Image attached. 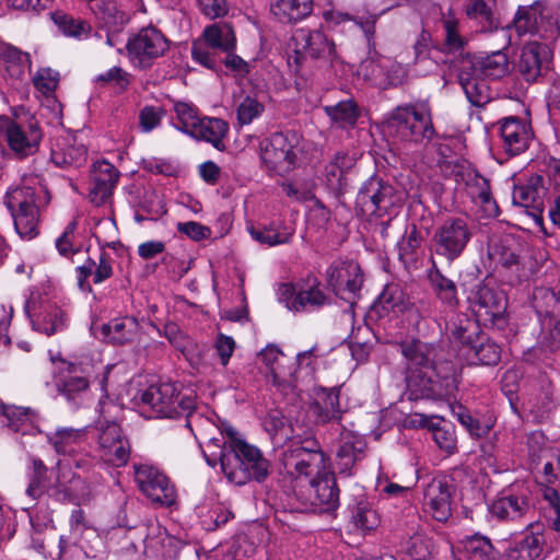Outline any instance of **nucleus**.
I'll return each instance as SVG.
<instances>
[{
    "mask_svg": "<svg viewBox=\"0 0 560 560\" xmlns=\"http://www.w3.org/2000/svg\"><path fill=\"white\" fill-rule=\"evenodd\" d=\"M207 450L210 452L207 463L214 467L219 460L222 472L233 485L243 486L252 479L261 482L269 475V462L261 452L242 440L231 427L211 438Z\"/></svg>",
    "mask_w": 560,
    "mask_h": 560,
    "instance_id": "obj_1",
    "label": "nucleus"
},
{
    "mask_svg": "<svg viewBox=\"0 0 560 560\" xmlns=\"http://www.w3.org/2000/svg\"><path fill=\"white\" fill-rule=\"evenodd\" d=\"M384 128L388 137L404 149L427 145L438 137L428 103H407L393 108Z\"/></svg>",
    "mask_w": 560,
    "mask_h": 560,
    "instance_id": "obj_2",
    "label": "nucleus"
},
{
    "mask_svg": "<svg viewBox=\"0 0 560 560\" xmlns=\"http://www.w3.org/2000/svg\"><path fill=\"white\" fill-rule=\"evenodd\" d=\"M28 478L26 494L33 500L48 494L57 501L73 502L86 495L84 480L62 460H58L56 467L49 470L42 459L32 458V471Z\"/></svg>",
    "mask_w": 560,
    "mask_h": 560,
    "instance_id": "obj_3",
    "label": "nucleus"
},
{
    "mask_svg": "<svg viewBox=\"0 0 560 560\" xmlns=\"http://www.w3.org/2000/svg\"><path fill=\"white\" fill-rule=\"evenodd\" d=\"M409 400L448 399L458 388L459 377L451 361L440 362L433 370L410 371L405 375Z\"/></svg>",
    "mask_w": 560,
    "mask_h": 560,
    "instance_id": "obj_4",
    "label": "nucleus"
},
{
    "mask_svg": "<svg viewBox=\"0 0 560 560\" xmlns=\"http://www.w3.org/2000/svg\"><path fill=\"white\" fill-rule=\"evenodd\" d=\"M281 463L287 475L313 479L330 468L329 457L313 438H294L282 453Z\"/></svg>",
    "mask_w": 560,
    "mask_h": 560,
    "instance_id": "obj_5",
    "label": "nucleus"
},
{
    "mask_svg": "<svg viewBox=\"0 0 560 560\" xmlns=\"http://www.w3.org/2000/svg\"><path fill=\"white\" fill-rule=\"evenodd\" d=\"M141 401L151 407L155 417H185L187 425L195 415L196 398L192 395H182L174 383L151 385L141 395Z\"/></svg>",
    "mask_w": 560,
    "mask_h": 560,
    "instance_id": "obj_6",
    "label": "nucleus"
},
{
    "mask_svg": "<svg viewBox=\"0 0 560 560\" xmlns=\"http://www.w3.org/2000/svg\"><path fill=\"white\" fill-rule=\"evenodd\" d=\"M514 26L518 35H538L547 40L560 36L559 9L546 0H538L529 7H522L514 18Z\"/></svg>",
    "mask_w": 560,
    "mask_h": 560,
    "instance_id": "obj_7",
    "label": "nucleus"
},
{
    "mask_svg": "<svg viewBox=\"0 0 560 560\" xmlns=\"http://www.w3.org/2000/svg\"><path fill=\"white\" fill-rule=\"evenodd\" d=\"M467 302L477 322L492 328L504 329L508 324V299L503 291L482 281L470 289Z\"/></svg>",
    "mask_w": 560,
    "mask_h": 560,
    "instance_id": "obj_8",
    "label": "nucleus"
},
{
    "mask_svg": "<svg viewBox=\"0 0 560 560\" xmlns=\"http://www.w3.org/2000/svg\"><path fill=\"white\" fill-rule=\"evenodd\" d=\"M533 307L539 317V345L548 351L560 348V292L539 287L533 292Z\"/></svg>",
    "mask_w": 560,
    "mask_h": 560,
    "instance_id": "obj_9",
    "label": "nucleus"
},
{
    "mask_svg": "<svg viewBox=\"0 0 560 560\" xmlns=\"http://www.w3.org/2000/svg\"><path fill=\"white\" fill-rule=\"evenodd\" d=\"M170 49L166 36L155 26L149 25L131 34L125 43L130 63L138 69H150Z\"/></svg>",
    "mask_w": 560,
    "mask_h": 560,
    "instance_id": "obj_10",
    "label": "nucleus"
},
{
    "mask_svg": "<svg viewBox=\"0 0 560 560\" xmlns=\"http://www.w3.org/2000/svg\"><path fill=\"white\" fill-rule=\"evenodd\" d=\"M466 218H448L434 231L432 249L435 255L453 262L459 258L470 242L474 231Z\"/></svg>",
    "mask_w": 560,
    "mask_h": 560,
    "instance_id": "obj_11",
    "label": "nucleus"
},
{
    "mask_svg": "<svg viewBox=\"0 0 560 560\" xmlns=\"http://www.w3.org/2000/svg\"><path fill=\"white\" fill-rule=\"evenodd\" d=\"M398 201L399 196L392 184L372 176L360 187L355 209L361 215L380 219L388 215Z\"/></svg>",
    "mask_w": 560,
    "mask_h": 560,
    "instance_id": "obj_12",
    "label": "nucleus"
},
{
    "mask_svg": "<svg viewBox=\"0 0 560 560\" xmlns=\"http://www.w3.org/2000/svg\"><path fill=\"white\" fill-rule=\"evenodd\" d=\"M292 42L294 43L293 55L289 56L288 62L291 67L295 65L296 71L306 57L319 60L324 67H332L338 59L335 44L319 31L298 30L292 36Z\"/></svg>",
    "mask_w": 560,
    "mask_h": 560,
    "instance_id": "obj_13",
    "label": "nucleus"
},
{
    "mask_svg": "<svg viewBox=\"0 0 560 560\" xmlns=\"http://www.w3.org/2000/svg\"><path fill=\"white\" fill-rule=\"evenodd\" d=\"M60 361L63 368L59 370L56 378L57 393L74 407H79L89 394L90 383L94 377V364L90 360Z\"/></svg>",
    "mask_w": 560,
    "mask_h": 560,
    "instance_id": "obj_14",
    "label": "nucleus"
},
{
    "mask_svg": "<svg viewBox=\"0 0 560 560\" xmlns=\"http://www.w3.org/2000/svg\"><path fill=\"white\" fill-rule=\"evenodd\" d=\"M296 138L293 133L273 132L260 142V158L268 170L284 176L298 162Z\"/></svg>",
    "mask_w": 560,
    "mask_h": 560,
    "instance_id": "obj_15",
    "label": "nucleus"
},
{
    "mask_svg": "<svg viewBox=\"0 0 560 560\" xmlns=\"http://www.w3.org/2000/svg\"><path fill=\"white\" fill-rule=\"evenodd\" d=\"M133 470L140 491L152 502L166 506L175 502V487L165 474L148 464L133 465Z\"/></svg>",
    "mask_w": 560,
    "mask_h": 560,
    "instance_id": "obj_16",
    "label": "nucleus"
},
{
    "mask_svg": "<svg viewBox=\"0 0 560 560\" xmlns=\"http://www.w3.org/2000/svg\"><path fill=\"white\" fill-rule=\"evenodd\" d=\"M489 512L492 517L502 522H520L534 516L535 504L530 491L522 487L494 500L489 506Z\"/></svg>",
    "mask_w": 560,
    "mask_h": 560,
    "instance_id": "obj_17",
    "label": "nucleus"
},
{
    "mask_svg": "<svg viewBox=\"0 0 560 560\" xmlns=\"http://www.w3.org/2000/svg\"><path fill=\"white\" fill-rule=\"evenodd\" d=\"M97 452L100 458L106 464L115 467L127 464L130 445L116 422H108L101 427L97 435Z\"/></svg>",
    "mask_w": 560,
    "mask_h": 560,
    "instance_id": "obj_18",
    "label": "nucleus"
},
{
    "mask_svg": "<svg viewBox=\"0 0 560 560\" xmlns=\"http://www.w3.org/2000/svg\"><path fill=\"white\" fill-rule=\"evenodd\" d=\"M458 185H464L471 200L481 206L488 215L497 217L499 207L492 197L489 180L469 166H459L454 172Z\"/></svg>",
    "mask_w": 560,
    "mask_h": 560,
    "instance_id": "obj_19",
    "label": "nucleus"
},
{
    "mask_svg": "<svg viewBox=\"0 0 560 560\" xmlns=\"http://www.w3.org/2000/svg\"><path fill=\"white\" fill-rule=\"evenodd\" d=\"M326 281L336 295L346 299L345 294L354 296L361 290L363 273L354 261L336 260L326 270Z\"/></svg>",
    "mask_w": 560,
    "mask_h": 560,
    "instance_id": "obj_20",
    "label": "nucleus"
},
{
    "mask_svg": "<svg viewBox=\"0 0 560 560\" xmlns=\"http://www.w3.org/2000/svg\"><path fill=\"white\" fill-rule=\"evenodd\" d=\"M453 486L444 477L433 478L423 489V509L438 522L452 514Z\"/></svg>",
    "mask_w": 560,
    "mask_h": 560,
    "instance_id": "obj_21",
    "label": "nucleus"
},
{
    "mask_svg": "<svg viewBox=\"0 0 560 560\" xmlns=\"http://www.w3.org/2000/svg\"><path fill=\"white\" fill-rule=\"evenodd\" d=\"M457 71L458 81L463 88L467 100L471 105L481 107L490 100V89L486 78L478 75L474 70V63L468 57H458L454 62Z\"/></svg>",
    "mask_w": 560,
    "mask_h": 560,
    "instance_id": "obj_22",
    "label": "nucleus"
},
{
    "mask_svg": "<svg viewBox=\"0 0 560 560\" xmlns=\"http://www.w3.org/2000/svg\"><path fill=\"white\" fill-rule=\"evenodd\" d=\"M551 51L547 45L528 43L521 49L517 70L526 82H535L549 69Z\"/></svg>",
    "mask_w": 560,
    "mask_h": 560,
    "instance_id": "obj_23",
    "label": "nucleus"
},
{
    "mask_svg": "<svg viewBox=\"0 0 560 560\" xmlns=\"http://www.w3.org/2000/svg\"><path fill=\"white\" fill-rule=\"evenodd\" d=\"M12 151L28 155L36 151L42 139V132L36 122L22 126L8 117L2 130Z\"/></svg>",
    "mask_w": 560,
    "mask_h": 560,
    "instance_id": "obj_24",
    "label": "nucleus"
},
{
    "mask_svg": "<svg viewBox=\"0 0 560 560\" xmlns=\"http://www.w3.org/2000/svg\"><path fill=\"white\" fill-rule=\"evenodd\" d=\"M542 525L530 522L523 536L514 540L504 551L506 560H535L542 552Z\"/></svg>",
    "mask_w": 560,
    "mask_h": 560,
    "instance_id": "obj_25",
    "label": "nucleus"
},
{
    "mask_svg": "<svg viewBox=\"0 0 560 560\" xmlns=\"http://www.w3.org/2000/svg\"><path fill=\"white\" fill-rule=\"evenodd\" d=\"M118 178L119 173L112 163H96L91 174L90 201L97 207L104 205L112 196Z\"/></svg>",
    "mask_w": 560,
    "mask_h": 560,
    "instance_id": "obj_26",
    "label": "nucleus"
},
{
    "mask_svg": "<svg viewBox=\"0 0 560 560\" xmlns=\"http://www.w3.org/2000/svg\"><path fill=\"white\" fill-rule=\"evenodd\" d=\"M339 387H318L315 389V398L311 404L312 415L315 417L316 423L326 424L329 422L340 421L342 410L339 402Z\"/></svg>",
    "mask_w": 560,
    "mask_h": 560,
    "instance_id": "obj_27",
    "label": "nucleus"
},
{
    "mask_svg": "<svg viewBox=\"0 0 560 560\" xmlns=\"http://www.w3.org/2000/svg\"><path fill=\"white\" fill-rule=\"evenodd\" d=\"M313 491L312 505L323 513L335 511L339 505V489L330 468L310 480Z\"/></svg>",
    "mask_w": 560,
    "mask_h": 560,
    "instance_id": "obj_28",
    "label": "nucleus"
},
{
    "mask_svg": "<svg viewBox=\"0 0 560 560\" xmlns=\"http://www.w3.org/2000/svg\"><path fill=\"white\" fill-rule=\"evenodd\" d=\"M500 136L503 148L510 155L524 152L529 144L532 133L529 126L517 117H506L501 120Z\"/></svg>",
    "mask_w": 560,
    "mask_h": 560,
    "instance_id": "obj_29",
    "label": "nucleus"
},
{
    "mask_svg": "<svg viewBox=\"0 0 560 560\" xmlns=\"http://www.w3.org/2000/svg\"><path fill=\"white\" fill-rule=\"evenodd\" d=\"M365 448L366 442L361 435L352 432L342 433L336 453L340 472L351 475L354 464L363 458Z\"/></svg>",
    "mask_w": 560,
    "mask_h": 560,
    "instance_id": "obj_30",
    "label": "nucleus"
},
{
    "mask_svg": "<svg viewBox=\"0 0 560 560\" xmlns=\"http://www.w3.org/2000/svg\"><path fill=\"white\" fill-rule=\"evenodd\" d=\"M402 357L406 359V372L433 370L435 348L420 340H411L400 343Z\"/></svg>",
    "mask_w": 560,
    "mask_h": 560,
    "instance_id": "obj_31",
    "label": "nucleus"
},
{
    "mask_svg": "<svg viewBox=\"0 0 560 560\" xmlns=\"http://www.w3.org/2000/svg\"><path fill=\"white\" fill-rule=\"evenodd\" d=\"M51 160L60 167L81 166L86 161V148L74 136L60 138L51 148Z\"/></svg>",
    "mask_w": 560,
    "mask_h": 560,
    "instance_id": "obj_32",
    "label": "nucleus"
},
{
    "mask_svg": "<svg viewBox=\"0 0 560 560\" xmlns=\"http://www.w3.org/2000/svg\"><path fill=\"white\" fill-rule=\"evenodd\" d=\"M47 439L58 455L70 457L84 451L86 431L85 429L60 428L48 434Z\"/></svg>",
    "mask_w": 560,
    "mask_h": 560,
    "instance_id": "obj_33",
    "label": "nucleus"
},
{
    "mask_svg": "<svg viewBox=\"0 0 560 560\" xmlns=\"http://www.w3.org/2000/svg\"><path fill=\"white\" fill-rule=\"evenodd\" d=\"M4 424L14 432L23 435H34L39 432L37 413L31 408L14 405H1Z\"/></svg>",
    "mask_w": 560,
    "mask_h": 560,
    "instance_id": "obj_34",
    "label": "nucleus"
},
{
    "mask_svg": "<svg viewBox=\"0 0 560 560\" xmlns=\"http://www.w3.org/2000/svg\"><path fill=\"white\" fill-rule=\"evenodd\" d=\"M28 52L18 47L2 43L0 45V68L4 75L11 80H22L31 67Z\"/></svg>",
    "mask_w": 560,
    "mask_h": 560,
    "instance_id": "obj_35",
    "label": "nucleus"
},
{
    "mask_svg": "<svg viewBox=\"0 0 560 560\" xmlns=\"http://www.w3.org/2000/svg\"><path fill=\"white\" fill-rule=\"evenodd\" d=\"M459 57H468L474 63V70L483 78L501 79L509 73V58L502 50L486 56L465 54Z\"/></svg>",
    "mask_w": 560,
    "mask_h": 560,
    "instance_id": "obj_36",
    "label": "nucleus"
},
{
    "mask_svg": "<svg viewBox=\"0 0 560 560\" xmlns=\"http://www.w3.org/2000/svg\"><path fill=\"white\" fill-rule=\"evenodd\" d=\"M428 279L436 299L445 307L452 311L456 310L459 305L456 283L444 276L434 261H432V267L428 270Z\"/></svg>",
    "mask_w": 560,
    "mask_h": 560,
    "instance_id": "obj_37",
    "label": "nucleus"
},
{
    "mask_svg": "<svg viewBox=\"0 0 560 560\" xmlns=\"http://www.w3.org/2000/svg\"><path fill=\"white\" fill-rule=\"evenodd\" d=\"M229 131V125L220 118L203 117L199 118L189 136L210 142L215 149L222 151L225 145L223 139Z\"/></svg>",
    "mask_w": 560,
    "mask_h": 560,
    "instance_id": "obj_38",
    "label": "nucleus"
},
{
    "mask_svg": "<svg viewBox=\"0 0 560 560\" xmlns=\"http://www.w3.org/2000/svg\"><path fill=\"white\" fill-rule=\"evenodd\" d=\"M78 273V285L82 291H92L88 278L93 276V282L98 284L109 279L113 276V267L110 259L105 253H101L98 256V262L94 259L89 258L84 265L77 268Z\"/></svg>",
    "mask_w": 560,
    "mask_h": 560,
    "instance_id": "obj_39",
    "label": "nucleus"
},
{
    "mask_svg": "<svg viewBox=\"0 0 560 560\" xmlns=\"http://www.w3.org/2000/svg\"><path fill=\"white\" fill-rule=\"evenodd\" d=\"M258 357L268 369L269 376L275 386L284 387L291 384V371L287 370L282 362L285 360V355L277 346H267L259 352Z\"/></svg>",
    "mask_w": 560,
    "mask_h": 560,
    "instance_id": "obj_40",
    "label": "nucleus"
},
{
    "mask_svg": "<svg viewBox=\"0 0 560 560\" xmlns=\"http://www.w3.org/2000/svg\"><path fill=\"white\" fill-rule=\"evenodd\" d=\"M478 323L469 318H462L450 330V342L464 357L470 351V346H475L476 340L482 336Z\"/></svg>",
    "mask_w": 560,
    "mask_h": 560,
    "instance_id": "obj_41",
    "label": "nucleus"
},
{
    "mask_svg": "<svg viewBox=\"0 0 560 560\" xmlns=\"http://www.w3.org/2000/svg\"><path fill=\"white\" fill-rule=\"evenodd\" d=\"M138 331V320L129 316L114 318L102 327L104 337L113 345H126L133 341Z\"/></svg>",
    "mask_w": 560,
    "mask_h": 560,
    "instance_id": "obj_42",
    "label": "nucleus"
},
{
    "mask_svg": "<svg viewBox=\"0 0 560 560\" xmlns=\"http://www.w3.org/2000/svg\"><path fill=\"white\" fill-rule=\"evenodd\" d=\"M501 347L488 336L483 335L470 346L465 359L475 365H497L501 360Z\"/></svg>",
    "mask_w": 560,
    "mask_h": 560,
    "instance_id": "obj_43",
    "label": "nucleus"
},
{
    "mask_svg": "<svg viewBox=\"0 0 560 560\" xmlns=\"http://www.w3.org/2000/svg\"><path fill=\"white\" fill-rule=\"evenodd\" d=\"M313 11V0H276L271 4V12L283 23H295Z\"/></svg>",
    "mask_w": 560,
    "mask_h": 560,
    "instance_id": "obj_44",
    "label": "nucleus"
},
{
    "mask_svg": "<svg viewBox=\"0 0 560 560\" xmlns=\"http://www.w3.org/2000/svg\"><path fill=\"white\" fill-rule=\"evenodd\" d=\"M324 112L329 117L331 126L340 129L353 128L360 117V108L352 98L325 106Z\"/></svg>",
    "mask_w": 560,
    "mask_h": 560,
    "instance_id": "obj_45",
    "label": "nucleus"
},
{
    "mask_svg": "<svg viewBox=\"0 0 560 560\" xmlns=\"http://www.w3.org/2000/svg\"><path fill=\"white\" fill-rule=\"evenodd\" d=\"M544 194V178L533 175L526 184L514 187L512 200L515 206L524 208H538Z\"/></svg>",
    "mask_w": 560,
    "mask_h": 560,
    "instance_id": "obj_46",
    "label": "nucleus"
},
{
    "mask_svg": "<svg viewBox=\"0 0 560 560\" xmlns=\"http://www.w3.org/2000/svg\"><path fill=\"white\" fill-rule=\"evenodd\" d=\"M464 555L469 560H497L499 551L492 545L490 538L475 534L460 540Z\"/></svg>",
    "mask_w": 560,
    "mask_h": 560,
    "instance_id": "obj_47",
    "label": "nucleus"
},
{
    "mask_svg": "<svg viewBox=\"0 0 560 560\" xmlns=\"http://www.w3.org/2000/svg\"><path fill=\"white\" fill-rule=\"evenodd\" d=\"M51 20L58 30L68 37L82 40L92 33V25L86 20L74 18L62 11L51 13Z\"/></svg>",
    "mask_w": 560,
    "mask_h": 560,
    "instance_id": "obj_48",
    "label": "nucleus"
},
{
    "mask_svg": "<svg viewBox=\"0 0 560 560\" xmlns=\"http://www.w3.org/2000/svg\"><path fill=\"white\" fill-rule=\"evenodd\" d=\"M203 42L213 48L230 52L235 48V35L232 26L228 23H214L207 26L202 32Z\"/></svg>",
    "mask_w": 560,
    "mask_h": 560,
    "instance_id": "obj_49",
    "label": "nucleus"
},
{
    "mask_svg": "<svg viewBox=\"0 0 560 560\" xmlns=\"http://www.w3.org/2000/svg\"><path fill=\"white\" fill-rule=\"evenodd\" d=\"M250 236L262 245L276 246L287 244L293 236V229L281 225H262L248 228Z\"/></svg>",
    "mask_w": 560,
    "mask_h": 560,
    "instance_id": "obj_50",
    "label": "nucleus"
},
{
    "mask_svg": "<svg viewBox=\"0 0 560 560\" xmlns=\"http://www.w3.org/2000/svg\"><path fill=\"white\" fill-rule=\"evenodd\" d=\"M4 205L11 213L38 208L36 191L30 186L11 188L5 194Z\"/></svg>",
    "mask_w": 560,
    "mask_h": 560,
    "instance_id": "obj_51",
    "label": "nucleus"
},
{
    "mask_svg": "<svg viewBox=\"0 0 560 560\" xmlns=\"http://www.w3.org/2000/svg\"><path fill=\"white\" fill-rule=\"evenodd\" d=\"M413 58L408 65L420 67L419 71L430 72L436 67L435 60H433L431 52V34L422 30L418 35L413 46Z\"/></svg>",
    "mask_w": 560,
    "mask_h": 560,
    "instance_id": "obj_52",
    "label": "nucleus"
},
{
    "mask_svg": "<svg viewBox=\"0 0 560 560\" xmlns=\"http://www.w3.org/2000/svg\"><path fill=\"white\" fill-rule=\"evenodd\" d=\"M378 303L384 311L402 314L408 310L410 302L398 283L387 284L378 296Z\"/></svg>",
    "mask_w": 560,
    "mask_h": 560,
    "instance_id": "obj_53",
    "label": "nucleus"
},
{
    "mask_svg": "<svg viewBox=\"0 0 560 560\" xmlns=\"http://www.w3.org/2000/svg\"><path fill=\"white\" fill-rule=\"evenodd\" d=\"M14 228L22 238H33L38 234L39 208L11 213Z\"/></svg>",
    "mask_w": 560,
    "mask_h": 560,
    "instance_id": "obj_54",
    "label": "nucleus"
},
{
    "mask_svg": "<svg viewBox=\"0 0 560 560\" xmlns=\"http://www.w3.org/2000/svg\"><path fill=\"white\" fill-rule=\"evenodd\" d=\"M265 112V105L254 95H241L236 104V117L240 125H249Z\"/></svg>",
    "mask_w": 560,
    "mask_h": 560,
    "instance_id": "obj_55",
    "label": "nucleus"
},
{
    "mask_svg": "<svg viewBox=\"0 0 560 560\" xmlns=\"http://www.w3.org/2000/svg\"><path fill=\"white\" fill-rule=\"evenodd\" d=\"M98 18L107 28H122L128 15L120 10L114 0H103L98 4Z\"/></svg>",
    "mask_w": 560,
    "mask_h": 560,
    "instance_id": "obj_56",
    "label": "nucleus"
},
{
    "mask_svg": "<svg viewBox=\"0 0 560 560\" xmlns=\"http://www.w3.org/2000/svg\"><path fill=\"white\" fill-rule=\"evenodd\" d=\"M191 57L202 67L214 71L220 68L222 62L218 55V49L205 43L202 39L192 43Z\"/></svg>",
    "mask_w": 560,
    "mask_h": 560,
    "instance_id": "obj_57",
    "label": "nucleus"
},
{
    "mask_svg": "<svg viewBox=\"0 0 560 560\" xmlns=\"http://www.w3.org/2000/svg\"><path fill=\"white\" fill-rule=\"evenodd\" d=\"M422 236L417 226L412 224L406 231L405 237L399 243V258L405 264L416 262L418 255L417 252L421 247Z\"/></svg>",
    "mask_w": 560,
    "mask_h": 560,
    "instance_id": "obj_58",
    "label": "nucleus"
},
{
    "mask_svg": "<svg viewBox=\"0 0 560 560\" xmlns=\"http://www.w3.org/2000/svg\"><path fill=\"white\" fill-rule=\"evenodd\" d=\"M510 238H504L493 244L490 248V256L505 268L518 266V254L510 244Z\"/></svg>",
    "mask_w": 560,
    "mask_h": 560,
    "instance_id": "obj_59",
    "label": "nucleus"
},
{
    "mask_svg": "<svg viewBox=\"0 0 560 560\" xmlns=\"http://www.w3.org/2000/svg\"><path fill=\"white\" fill-rule=\"evenodd\" d=\"M66 314L63 311L55 307L50 310L42 320H37L34 323V327L45 334L46 336H51L56 332L61 331L66 326Z\"/></svg>",
    "mask_w": 560,
    "mask_h": 560,
    "instance_id": "obj_60",
    "label": "nucleus"
},
{
    "mask_svg": "<svg viewBox=\"0 0 560 560\" xmlns=\"http://www.w3.org/2000/svg\"><path fill=\"white\" fill-rule=\"evenodd\" d=\"M327 303V296L318 288H311L305 291H300L291 304L294 312H301L306 306L320 307Z\"/></svg>",
    "mask_w": 560,
    "mask_h": 560,
    "instance_id": "obj_61",
    "label": "nucleus"
},
{
    "mask_svg": "<svg viewBox=\"0 0 560 560\" xmlns=\"http://www.w3.org/2000/svg\"><path fill=\"white\" fill-rule=\"evenodd\" d=\"M458 24V20L451 14L443 18L445 45L451 51H457L466 44L465 38L459 34Z\"/></svg>",
    "mask_w": 560,
    "mask_h": 560,
    "instance_id": "obj_62",
    "label": "nucleus"
},
{
    "mask_svg": "<svg viewBox=\"0 0 560 560\" xmlns=\"http://www.w3.org/2000/svg\"><path fill=\"white\" fill-rule=\"evenodd\" d=\"M59 72L50 68H40L33 78L34 86L45 95L52 94L59 84Z\"/></svg>",
    "mask_w": 560,
    "mask_h": 560,
    "instance_id": "obj_63",
    "label": "nucleus"
},
{
    "mask_svg": "<svg viewBox=\"0 0 560 560\" xmlns=\"http://www.w3.org/2000/svg\"><path fill=\"white\" fill-rule=\"evenodd\" d=\"M352 522L361 530H371L377 526L378 520L376 512L366 503H359L352 513Z\"/></svg>",
    "mask_w": 560,
    "mask_h": 560,
    "instance_id": "obj_64",
    "label": "nucleus"
}]
</instances>
